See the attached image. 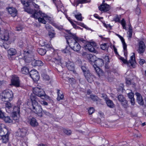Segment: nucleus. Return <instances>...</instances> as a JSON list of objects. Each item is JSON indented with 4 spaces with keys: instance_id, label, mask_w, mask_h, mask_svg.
I'll use <instances>...</instances> for the list:
<instances>
[{
    "instance_id": "obj_1",
    "label": "nucleus",
    "mask_w": 146,
    "mask_h": 146,
    "mask_svg": "<svg viewBox=\"0 0 146 146\" xmlns=\"http://www.w3.org/2000/svg\"><path fill=\"white\" fill-rule=\"evenodd\" d=\"M31 104L29 108L34 113L42 116V114L49 116L50 113L45 110H42L41 106L38 104V99L36 96L32 95L31 96Z\"/></svg>"
},
{
    "instance_id": "obj_2",
    "label": "nucleus",
    "mask_w": 146,
    "mask_h": 146,
    "mask_svg": "<svg viewBox=\"0 0 146 146\" xmlns=\"http://www.w3.org/2000/svg\"><path fill=\"white\" fill-rule=\"evenodd\" d=\"M68 32L70 36L73 38L72 42H70L69 45L71 49L76 52H78L81 48V46L78 42H82L85 43L86 42V40L83 38H79L76 36V34L71 33L70 31H68Z\"/></svg>"
},
{
    "instance_id": "obj_3",
    "label": "nucleus",
    "mask_w": 146,
    "mask_h": 146,
    "mask_svg": "<svg viewBox=\"0 0 146 146\" xmlns=\"http://www.w3.org/2000/svg\"><path fill=\"white\" fill-rule=\"evenodd\" d=\"M26 11L32 14L31 17L35 19H38L40 23L45 24L46 19L48 16L44 13H42L40 10H33L32 9H26Z\"/></svg>"
},
{
    "instance_id": "obj_4",
    "label": "nucleus",
    "mask_w": 146,
    "mask_h": 146,
    "mask_svg": "<svg viewBox=\"0 0 146 146\" xmlns=\"http://www.w3.org/2000/svg\"><path fill=\"white\" fill-rule=\"evenodd\" d=\"M0 97L2 101L6 102H9L13 100V93L11 90L6 89L2 92Z\"/></svg>"
},
{
    "instance_id": "obj_5",
    "label": "nucleus",
    "mask_w": 146,
    "mask_h": 146,
    "mask_svg": "<svg viewBox=\"0 0 146 146\" xmlns=\"http://www.w3.org/2000/svg\"><path fill=\"white\" fill-rule=\"evenodd\" d=\"M119 58L121 60L124 64H126L127 66L133 68H135L137 63L135 60V54H133L130 57V59L129 61H127V59H124L123 57L119 56Z\"/></svg>"
},
{
    "instance_id": "obj_6",
    "label": "nucleus",
    "mask_w": 146,
    "mask_h": 146,
    "mask_svg": "<svg viewBox=\"0 0 146 146\" xmlns=\"http://www.w3.org/2000/svg\"><path fill=\"white\" fill-rule=\"evenodd\" d=\"M33 92L35 95L42 99H50V97L46 95L44 91L41 88L35 87L33 89Z\"/></svg>"
},
{
    "instance_id": "obj_7",
    "label": "nucleus",
    "mask_w": 146,
    "mask_h": 146,
    "mask_svg": "<svg viewBox=\"0 0 146 146\" xmlns=\"http://www.w3.org/2000/svg\"><path fill=\"white\" fill-rule=\"evenodd\" d=\"M23 59L25 62L29 63L31 62L33 59V53L30 50H26L24 51Z\"/></svg>"
},
{
    "instance_id": "obj_8",
    "label": "nucleus",
    "mask_w": 146,
    "mask_h": 146,
    "mask_svg": "<svg viewBox=\"0 0 146 146\" xmlns=\"http://www.w3.org/2000/svg\"><path fill=\"white\" fill-rule=\"evenodd\" d=\"M51 57H49V60L54 63L56 64L59 65L61 64V57L59 56L58 54L53 53L51 55Z\"/></svg>"
},
{
    "instance_id": "obj_9",
    "label": "nucleus",
    "mask_w": 146,
    "mask_h": 146,
    "mask_svg": "<svg viewBox=\"0 0 146 146\" xmlns=\"http://www.w3.org/2000/svg\"><path fill=\"white\" fill-rule=\"evenodd\" d=\"M96 46V43L94 42H88L84 46L85 48L91 52H96V50L95 47Z\"/></svg>"
},
{
    "instance_id": "obj_10",
    "label": "nucleus",
    "mask_w": 146,
    "mask_h": 146,
    "mask_svg": "<svg viewBox=\"0 0 146 146\" xmlns=\"http://www.w3.org/2000/svg\"><path fill=\"white\" fill-rule=\"evenodd\" d=\"M20 108L19 106H15L13 109V117L15 120H17L20 117Z\"/></svg>"
},
{
    "instance_id": "obj_11",
    "label": "nucleus",
    "mask_w": 146,
    "mask_h": 146,
    "mask_svg": "<svg viewBox=\"0 0 146 146\" xmlns=\"http://www.w3.org/2000/svg\"><path fill=\"white\" fill-rule=\"evenodd\" d=\"M10 86H13L16 87H18L20 86V82L18 77L16 75L12 76L11 80Z\"/></svg>"
},
{
    "instance_id": "obj_12",
    "label": "nucleus",
    "mask_w": 146,
    "mask_h": 146,
    "mask_svg": "<svg viewBox=\"0 0 146 146\" xmlns=\"http://www.w3.org/2000/svg\"><path fill=\"white\" fill-rule=\"evenodd\" d=\"M29 75L34 81H37L39 78L38 72L35 70H31L29 72Z\"/></svg>"
},
{
    "instance_id": "obj_13",
    "label": "nucleus",
    "mask_w": 146,
    "mask_h": 146,
    "mask_svg": "<svg viewBox=\"0 0 146 146\" xmlns=\"http://www.w3.org/2000/svg\"><path fill=\"white\" fill-rule=\"evenodd\" d=\"M104 2L105 1L104 0L102 4L99 6L98 8L100 10L105 12L110 10V7L109 5L105 3Z\"/></svg>"
},
{
    "instance_id": "obj_14",
    "label": "nucleus",
    "mask_w": 146,
    "mask_h": 146,
    "mask_svg": "<svg viewBox=\"0 0 146 146\" xmlns=\"http://www.w3.org/2000/svg\"><path fill=\"white\" fill-rule=\"evenodd\" d=\"M117 35L119 38L121 40V42L123 44V45L124 50V56L126 57L127 55V45L125 42L124 40L123 37L120 35L117 34Z\"/></svg>"
},
{
    "instance_id": "obj_15",
    "label": "nucleus",
    "mask_w": 146,
    "mask_h": 146,
    "mask_svg": "<svg viewBox=\"0 0 146 146\" xmlns=\"http://www.w3.org/2000/svg\"><path fill=\"white\" fill-rule=\"evenodd\" d=\"M145 46L143 42L141 41L139 44V47L137 50V52L139 53H143L145 50Z\"/></svg>"
},
{
    "instance_id": "obj_16",
    "label": "nucleus",
    "mask_w": 146,
    "mask_h": 146,
    "mask_svg": "<svg viewBox=\"0 0 146 146\" xmlns=\"http://www.w3.org/2000/svg\"><path fill=\"white\" fill-rule=\"evenodd\" d=\"M22 4L24 5V8L26 11V9H31L29 6L31 3V0H21Z\"/></svg>"
},
{
    "instance_id": "obj_17",
    "label": "nucleus",
    "mask_w": 146,
    "mask_h": 146,
    "mask_svg": "<svg viewBox=\"0 0 146 146\" xmlns=\"http://www.w3.org/2000/svg\"><path fill=\"white\" fill-rule=\"evenodd\" d=\"M27 122L33 127H35L38 125V123L36 119L33 117H30L28 119Z\"/></svg>"
},
{
    "instance_id": "obj_18",
    "label": "nucleus",
    "mask_w": 146,
    "mask_h": 146,
    "mask_svg": "<svg viewBox=\"0 0 146 146\" xmlns=\"http://www.w3.org/2000/svg\"><path fill=\"white\" fill-rule=\"evenodd\" d=\"M9 13L13 17L16 16L17 11L14 8L11 7L7 8Z\"/></svg>"
},
{
    "instance_id": "obj_19",
    "label": "nucleus",
    "mask_w": 146,
    "mask_h": 146,
    "mask_svg": "<svg viewBox=\"0 0 146 146\" xmlns=\"http://www.w3.org/2000/svg\"><path fill=\"white\" fill-rule=\"evenodd\" d=\"M135 94L137 96V102L140 105H143L144 104V102L141 95L138 92L135 93Z\"/></svg>"
},
{
    "instance_id": "obj_20",
    "label": "nucleus",
    "mask_w": 146,
    "mask_h": 146,
    "mask_svg": "<svg viewBox=\"0 0 146 146\" xmlns=\"http://www.w3.org/2000/svg\"><path fill=\"white\" fill-rule=\"evenodd\" d=\"M95 65L96 67L97 66H102L104 64L103 60L100 58H98L94 61Z\"/></svg>"
},
{
    "instance_id": "obj_21",
    "label": "nucleus",
    "mask_w": 146,
    "mask_h": 146,
    "mask_svg": "<svg viewBox=\"0 0 146 146\" xmlns=\"http://www.w3.org/2000/svg\"><path fill=\"white\" fill-rule=\"evenodd\" d=\"M84 76L88 81L89 82L91 83L93 81L94 76L91 74L90 72L87 73H86Z\"/></svg>"
},
{
    "instance_id": "obj_22",
    "label": "nucleus",
    "mask_w": 146,
    "mask_h": 146,
    "mask_svg": "<svg viewBox=\"0 0 146 146\" xmlns=\"http://www.w3.org/2000/svg\"><path fill=\"white\" fill-rule=\"evenodd\" d=\"M32 65L34 66H41L43 65V63L40 60H37L33 58L31 62Z\"/></svg>"
},
{
    "instance_id": "obj_23",
    "label": "nucleus",
    "mask_w": 146,
    "mask_h": 146,
    "mask_svg": "<svg viewBox=\"0 0 146 146\" xmlns=\"http://www.w3.org/2000/svg\"><path fill=\"white\" fill-rule=\"evenodd\" d=\"M93 67L99 76L100 77L104 75V73L97 66L96 67L94 66H93Z\"/></svg>"
},
{
    "instance_id": "obj_24",
    "label": "nucleus",
    "mask_w": 146,
    "mask_h": 146,
    "mask_svg": "<svg viewBox=\"0 0 146 146\" xmlns=\"http://www.w3.org/2000/svg\"><path fill=\"white\" fill-rule=\"evenodd\" d=\"M66 66L68 70L73 71L74 70V64L73 62L69 61L67 62Z\"/></svg>"
},
{
    "instance_id": "obj_25",
    "label": "nucleus",
    "mask_w": 146,
    "mask_h": 146,
    "mask_svg": "<svg viewBox=\"0 0 146 146\" xmlns=\"http://www.w3.org/2000/svg\"><path fill=\"white\" fill-rule=\"evenodd\" d=\"M9 134L8 133V132L6 133L3 136H2V142L4 143H7L9 140Z\"/></svg>"
},
{
    "instance_id": "obj_26",
    "label": "nucleus",
    "mask_w": 146,
    "mask_h": 146,
    "mask_svg": "<svg viewBox=\"0 0 146 146\" xmlns=\"http://www.w3.org/2000/svg\"><path fill=\"white\" fill-rule=\"evenodd\" d=\"M71 50V48L70 46H66L65 48L62 50V52L64 54H66V55H69L70 54V50Z\"/></svg>"
},
{
    "instance_id": "obj_27",
    "label": "nucleus",
    "mask_w": 146,
    "mask_h": 146,
    "mask_svg": "<svg viewBox=\"0 0 146 146\" xmlns=\"http://www.w3.org/2000/svg\"><path fill=\"white\" fill-rule=\"evenodd\" d=\"M27 130L26 128H22L20 129L19 133L20 134V136L22 137H25L26 135Z\"/></svg>"
},
{
    "instance_id": "obj_28",
    "label": "nucleus",
    "mask_w": 146,
    "mask_h": 146,
    "mask_svg": "<svg viewBox=\"0 0 146 146\" xmlns=\"http://www.w3.org/2000/svg\"><path fill=\"white\" fill-rule=\"evenodd\" d=\"M105 101L106 104L109 107L113 108L114 107V104L111 100L107 98L105 99Z\"/></svg>"
},
{
    "instance_id": "obj_29",
    "label": "nucleus",
    "mask_w": 146,
    "mask_h": 146,
    "mask_svg": "<svg viewBox=\"0 0 146 146\" xmlns=\"http://www.w3.org/2000/svg\"><path fill=\"white\" fill-rule=\"evenodd\" d=\"M8 54L10 56H13L17 53L16 50L14 48H10L8 51Z\"/></svg>"
},
{
    "instance_id": "obj_30",
    "label": "nucleus",
    "mask_w": 146,
    "mask_h": 146,
    "mask_svg": "<svg viewBox=\"0 0 146 146\" xmlns=\"http://www.w3.org/2000/svg\"><path fill=\"white\" fill-rule=\"evenodd\" d=\"M9 39L8 34L7 33H5L2 35L1 36V39L5 41H7Z\"/></svg>"
},
{
    "instance_id": "obj_31",
    "label": "nucleus",
    "mask_w": 146,
    "mask_h": 146,
    "mask_svg": "<svg viewBox=\"0 0 146 146\" xmlns=\"http://www.w3.org/2000/svg\"><path fill=\"white\" fill-rule=\"evenodd\" d=\"M3 127H5L4 125L3 124L0 123V136L1 137L4 135L7 131L6 130L5 131L2 129Z\"/></svg>"
},
{
    "instance_id": "obj_32",
    "label": "nucleus",
    "mask_w": 146,
    "mask_h": 146,
    "mask_svg": "<svg viewBox=\"0 0 146 146\" xmlns=\"http://www.w3.org/2000/svg\"><path fill=\"white\" fill-rule=\"evenodd\" d=\"M90 0H77L76 1V6L78 5L79 4H84L87 3H90Z\"/></svg>"
},
{
    "instance_id": "obj_33",
    "label": "nucleus",
    "mask_w": 146,
    "mask_h": 146,
    "mask_svg": "<svg viewBox=\"0 0 146 146\" xmlns=\"http://www.w3.org/2000/svg\"><path fill=\"white\" fill-rule=\"evenodd\" d=\"M3 119L6 123H11L13 122L12 118L8 116H4Z\"/></svg>"
},
{
    "instance_id": "obj_34",
    "label": "nucleus",
    "mask_w": 146,
    "mask_h": 146,
    "mask_svg": "<svg viewBox=\"0 0 146 146\" xmlns=\"http://www.w3.org/2000/svg\"><path fill=\"white\" fill-rule=\"evenodd\" d=\"M37 51L38 53L41 55H44L46 52V50L43 48H38Z\"/></svg>"
},
{
    "instance_id": "obj_35",
    "label": "nucleus",
    "mask_w": 146,
    "mask_h": 146,
    "mask_svg": "<svg viewBox=\"0 0 146 146\" xmlns=\"http://www.w3.org/2000/svg\"><path fill=\"white\" fill-rule=\"evenodd\" d=\"M74 16L78 21H82V14L81 13H78L77 14H74Z\"/></svg>"
},
{
    "instance_id": "obj_36",
    "label": "nucleus",
    "mask_w": 146,
    "mask_h": 146,
    "mask_svg": "<svg viewBox=\"0 0 146 146\" xmlns=\"http://www.w3.org/2000/svg\"><path fill=\"white\" fill-rule=\"evenodd\" d=\"M21 71L22 74H27L29 72L28 68L26 67H23L21 69Z\"/></svg>"
},
{
    "instance_id": "obj_37",
    "label": "nucleus",
    "mask_w": 146,
    "mask_h": 146,
    "mask_svg": "<svg viewBox=\"0 0 146 146\" xmlns=\"http://www.w3.org/2000/svg\"><path fill=\"white\" fill-rule=\"evenodd\" d=\"M60 90H58L57 91V94H58V97L57 98V100L58 101L62 100L64 98V96L63 94H62L60 93Z\"/></svg>"
},
{
    "instance_id": "obj_38",
    "label": "nucleus",
    "mask_w": 146,
    "mask_h": 146,
    "mask_svg": "<svg viewBox=\"0 0 146 146\" xmlns=\"http://www.w3.org/2000/svg\"><path fill=\"white\" fill-rule=\"evenodd\" d=\"M8 102L6 103L5 104V108L6 111L7 112H9V110H9L13 106V105L11 103Z\"/></svg>"
},
{
    "instance_id": "obj_39",
    "label": "nucleus",
    "mask_w": 146,
    "mask_h": 146,
    "mask_svg": "<svg viewBox=\"0 0 146 146\" xmlns=\"http://www.w3.org/2000/svg\"><path fill=\"white\" fill-rule=\"evenodd\" d=\"M74 22L78 25H79L84 28H85L87 29H88V27H87L86 25H85L84 24L80 22H78L76 21H75Z\"/></svg>"
},
{
    "instance_id": "obj_40",
    "label": "nucleus",
    "mask_w": 146,
    "mask_h": 146,
    "mask_svg": "<svg viewBox=\"0 0 146 146\" xmlns=\"http://www.w3.org/2000/svg\"><path fill=\"white\" fill-rule=\"evenodd\" d=\"M63 130L64 133L67 135H70L72 133V131L70 130L64 128L63 129Z\"/></svg>"
},
{
    "instance_id": "obj_41",
    "label": "nucleus",
    "mask_w": 146,
    "mask_h": 146,
    "mask_svg": "<svg viewBox=\"0 0 146 146\" xmlns=\"http://www.w3.org/2000/svg\"><path fill=\"white\" fill-rule=\"evenodd\" d=\"M122 106L125 108H127L128 107L127 104V101L125 100H124L121 102Z\"/></svg>"
},
{
    "instance_id": "obj_42",
    "label": "nucleus",
    "mask_w": 146,
    "mask_h": 146,
    "mask_svg": "<svg viewBox=\"0 0 146 146\" xmlns=\"http://www.w3.org/2000/svg\"><path fill=\"white\" fill-rule=\"evenodd\" d=\"M117 98L119 101L121 102L125 100V98L122 95H119L117 97Z\"/></svg>"
},
{
    "instance_id": "obj_43",
    "label": "nucleus",
    "mask_w": 146,
    "mask_h": 146,
    "mask_svg": "<svg viewBox=\"0 0 146 146\" xmlns=\"http://www.w3.org/2000/svg\"><path fill=\"white\" fill-rule=\"evenodd\" d=\"M81 68L83 72H84V75H85V74L86 73H87L90 72V71L86 68L85 66H82Z\"/></svg>"
},
{
    "instance_id": "obj_44",
    "label": "nucleus",
    "mask_w": 146,
    "mask_h": 146,
    "mask_svg": "<svg viewBox=\"0 0 146 146\" xmlns=\"http://www.w3.org/2000/svg\"><path fill=\"white\" fill-rule=\"evenodd\" d=\"M121 24L123 28L124 29H126V23L125 20L124 19H123L121 21Z\"/></svg>"
},
{
    "instance_id": "obj_45",
    "label": "nucleus",
    "mask_w": 146,
    "mask_h": 146,
    "mask_svg": "<svg viewBox=\"0 0 146 146\" xmlns=\"http://www.w3.org/2000/svg\"><path fill=\"white\" fill-rule=\"evenodd\" d=\"M87 57L90 61L92 62L94 61V56H93L92 54H88Z\"/></svg>"
},
{
    "instance_id": "obj_46",
    "label": "nucleus",
    "mask_w": 146,
    "mask_h": 146,
    "mask_svg": "<svg viewBox=\"0 0 146 146\" xmlns=\"http://www.w3.org/2000/svg\"><path fill=\"white\" fill-rule=\"evenodd\" d=\"M31 3L32 4L33 6L35 8V10H39V7L38 5L35 3H33V2H32Z\"/></svg>"
},
{
    "instance_id": "obj_47",
    "label": "nucleus",
    "mask_w": 146,
    "mask_h": 146,
    "mask_svg": "<svg viewBox=\"0 0 146 146\" xmlns=\"http://www.w3.org/2000/svg\"><path fill=\"white\" fill-rule=\"evenodd\" d=\"M43 78L45 80H50L49 76L47 75L43 74L42 75Z\"/></svg>"
},
{
    "instance_id": "obj_48",
    "label": "nucleus",
    "mask_w": 146,
    "mask_h": 146,
    "mask_svg": "<svg viewBox=\"0 0 146 146\" xmlns=\"http://www.w3.org/2000/svg\"><path fill=\"white\" fill-rule=\"evenodd\" d=\"M55 35V33L54 32H49L48 33V35L50 38H54Z\"/></svg>"
},
{
    "instance_id": "obj_49",
    "label": "nucleus",
    "mask_w": 146,
    "mask_h": 146,
    "mask_svg": "<svg viewBox=\"0 0 146 146\" xmlns=\"http://www.w3.org/2000/svg\"><path fill=\"white\" fill-rule=\"evenodd\" d=\"M113 20L114 21L116 22H120V19L119 17L117 15H116L115 17L113 18Z\"/></svg>"
},
{
    "instance_id": "obj_50",
    "label": "nucleus",
    "mask_w": 146,
    "mask_h": 146,
    "mask_svg": "<svg viewBox=\"0 0 146 146\" xmlns=\"http://www.w3.org/2000/svg\"><path fill=\"white\" fill-rule=\"evenodd\" d=\"M90 98L94 101H96L98 99V97L97 96L93 95H90Z\"/></svg>"
},
{
    "instance_id": "obj_51",
    "label": "nucleus",
    "mask_w": 146,
    "mask_h": 146,
    "mask_svg": "<svg viewBox=\"0 0 146 146\" xmlns=\"http://www.w3.org/2000/svg\"><path fill=\"white\" fill-rule=\"evenodd\" d=\"M128 96L129 98L130 99L134 98V94L132 92L129 93L128 94Z\"/></svg>"
},
{
    "instance_id": "obj_52",
    "label": "nucleus",
    "mask_w": 146,
    "mask_h": 146,
    "mask_svg": "<svg viewBox=\"0 0 146 146\" xmlns=\"http://www.w3.org/2000/svg\"><path fill=\"white\" fill-rule=\"evenodd\" d=\"M101 48L102 50H105L107 48V44L104 43L101 44Z\"/></svg>"
},
{
    "instance_id": "obj_53",
    "label": "nucleus",
    "mask_w": 146,
    "mask_h": 146,
    "mask_svg": "<svg viewBox=\"0 0 146 146\" xmlns=\"http://www.w3.org/2000/svg\"><path fill=\"white\" fill-rule=\"evenodd\" d=\"M94 111V108L92 107L90 108L88 110V112L89 114H91L92 113H93Z\"/></svg>"
},
{
    "instance_id": "obj_54",
    "label": "nucleus",
    "mask_w": 146,
    "mask_h": 146,
    "mask_svg": "<svg viewBox=\"0 0 146 146\" xmlns=\"http://www.w3.org/2000/svg\"><path fill=\"white\" fill-rule=\"evenodd\" d=\"M69 81L71 84H73L75 83V80L73 78H70L69 79Z\"/></svg>"
},
{
    "instance_id": "obj_55",
    "label": "nucleus",
    "mask_w": 146,
    "mask_h": 146,
    "mask_svg": "<svg viewBox=\"0 0 146 146\" xmlns=\"http://www.w3.org/2000/svg\"><path fill=\"white\" fill-rule=\"evenodd\" d=\"M135 12L137 14L139 15L141 13V11L139 8H137L135 10Z\"/></svg>"
},
{
    "instance_id": "obj_56",
    "label": "nucleus",
    "mask_w": 146,
    "mask_h": 146,
    "mask_svg": "<svg viewBox=\"0 0 146 146\" xmlns=\"http://www.w3.org/2000/svg\"><path fill=\"white\" fill-rule=\"evenodd\" d=\"M4 116V113L0 110V118L3 119Z\"/></svg>"
},
{
    "instance_id": "obj_57",
    "label": "nucleus",
    "mask_w": 146,
    "mask_h": 146,
    "mask_svg": "<svg viewBox=\"0 0 146 146\" xmlns=\"http://www.w3.org/2000/svg\"><path fill=\"white\" fill-rule=\"evenodd\" d=\"M112 47L113 48V50L114 51V52L115 53V54L116 55H119V54H118V53L117 51V49L116 48V47H115L114 45H113L112 46Z\"/></svg>"
},
{
    "instance_id": "obj_58",
    "label": "nucleus",
    "mask_w": 146,
    "mask_h": 146,
    "mask_svg": "<svg viewBox=\"0 0 146 146\" xmlns=\"http://www.w3.org/2000/svg\"><path fill=\"white\" fill-rule=\"evenodd\" d=\"M145 60L143 59H140L139 61V64L141 65H142L145 62Z\"/></svg>"
},
{
    "instance_id": "obj_59",
    "label": "nucleus",
    "mask_w": 146,
    "mask_h": 146,
    "mask_svg": "<svg viewBox=\"0 0 146 146\" xmlns=\"http://www.w3.org/2000/svg\"><path fill=\"white\" fill-rule=\"evenodd\" d=\"M41 104L44 106H48V103L47 102L44 101H41L40 102Z\"/></svg>"
},
{
    "instance_id": "obj_60",
    "label": "nucleus",
    "mask_w": 146,
    "mask_h": 146,
    "mask_svg": "<svg viewBox=\"0 0 146 146\" xmlns=\"http://www.w3.org/2000/svg\"><path fill=\"white\" fill-rule=\"evenodd\" d=\"M133 31H128V37L131 38L132 36Z\"/></svg>"
},
{
    "instance_id": "obj_61",
    "label": "nucleus",
    "mask_w": 146,
    "mask_h": 146,
    "mask_svg": "<svg viewBox=\"0 0 146 146\" xmlns=\"http://www.w3.org/2000/svg\"><path fill=\"white\" fill-rule=\"evenodd\" d=\"M130 99V102L132 105H134L135 104V99L134 98Z\"/></svg>"
},
{
    "instance_id": "obj_62",
    "label": "nucleus",
    "mask_w": 146,
    "mask_h": 146,
    "mask_svg": "<svg viewBox=\"0 0 146 146\" xmlns=\"http://www.w3.org/2000/svg\"><path fill=\"white\" fill-rule=\"evenodd\" d=\"M57 9H59L62 8L63 7L62 5L61 4L60 5H56Z\"/></svg>"
},
{
    "instance_id": "obj_63",
    "label": "nucleus",
    "mask_w": 146,
    "mask_h": 146,
    "mask_svg": "<svg viewBox=\"0 0 146 146\" xmlns=\"http://www.w3.org/2000/svg\"><path fill=\"white\" fill-rule=\"evenodd\" d=\"M104 26L107 28H110L111 27V26L110 25L108 24H106V23L104 24Z\"/></svg>"
},
{
    "instance_id": "obj_64",
    "label": "nucleus",
    "mask_w": 146,
    "mask_h": 146,
    "mask_svg": "<svg viewBox=\"0 0 146 146\" xmlns=\"http://www.w3.org/2000/svg\"><path fill=\"white\" fill-rule=\"evenodd\" d=\"M45 28L46 29H50V26L48 24H47L45 25Z\"/></svg>"
}]
</instances>
